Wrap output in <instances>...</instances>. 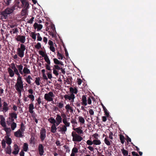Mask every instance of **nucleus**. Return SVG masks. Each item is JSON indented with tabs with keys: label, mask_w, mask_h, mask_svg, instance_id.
<instances>
[{
	"label": "nucleus",
	"mask_w": 156,
	"mask_h": 156,
	"mask_svg": "<svg viewBox=\"0 0 156 156\" xmlns=\"http://www.w3.org/2000/svg\"><path fill=\"white\" fill-rule=\"evenodd\" d=\"M25 46L23 44H21L20 48L17 49V54L20 58H23L24 55V51L25 50Z\"/></svg>",
	"instance_id": "nucleus-1"
},
{
	"label": "nucleus",
	"mask_w": 156,
	"mask_h": 156,
	"mask_svg": "<svg viewBox=\"0 0 156 156\" xmlns=\"http://www.w3.org/2000/svg\"><path fill=\"white\" fill-rule=\"evenodd\" d=\"M72 136L73 137L72 140L74 142H80L83 139V138L80 135L77 134L76 132L73 131L72 133Z\"/></svg>",
	"instance_id": "nucleus-2"
},
{
	"label": "nucleus",
	"mask_w": 156,
	"mask_h": 156,
	"mask_svg": "<svg viewBox=\"0 0 156 156\" xmlns=\"http://www.w3.org/2000/svg\"><path fill=\"white\" fill-rule=\"evenodd\" d=\"M55 97V95L53 92H49L48 93L45 94L44 95V99L48 101H53V98Z\"/></svg>",
	"instance_id": "nucleus-3"
},
{
	"label": "nucleus",
	"mask_w": 156,
	"mask_h": 156,
	"mask_svg": "<svg viewBox=\"0 0 156 156\" xmlns=\"http://www.w3.org/2000/svg\"><path fill=\"white\" fill-rule=\"evenodd\" d=\"M15 87L16 90L18 92L19 94L21 95V90L23 89V83H20L18 82H16Z\"/></svg>",
	"instance_id": "nucleus-4"
},
{
	"label": "nucleus",
	"mask_w": 156,
	"mask_h": 156,
	"mask_svg": "<svg viewBox=\"0 0 156 156\" xmlns=\"http://www.w3.org/2000/svg\"><path fill=\"white\" fill-rule=\"evenodd\" d=\"M46 137V130L44 128H42L40 130V137L41 141L43 142Z\"/></svg>",
	"instance_id": "nucleus-5"
},
{
	"label": "nucleus",
	"mask_w": 156,
	"mask_h": 156,
	"mask_svg": "<svg viewBox=\"0 0 156 156\" xmlns=\"http://www.w3.org/2000/svg\"><path fill=\"white\" fill-rule=\"evenodd\" d=\"M16 39L17 41H20L23 44L25 42L26 37L24 36L18 35L16 36Z\"/></svg>",
	"instance_id": "nucleus-6"
},
{
	"label": "nucleus",
	"mask_w": 156,
	"mask_h": 156,
	"mask_svg": "<svg viewBox=\"0 0 156 156\" xmlns=\"http://www.w3.org/2000/svg\"><path fill=\"white\" fill-rule=\"evenodd\" d=\"M38 151L39 154L40 156H42L44 153V147L41 144H40L38 146Z\"/></svg>",
	"instance_id": "nucleus-7"
},
{
	"label": "nucleus",
	"mask_w": 156,
	"mask_h": 156,
	"mask_svg": "<svg viewBox=\"0 0 156 156\" xmlns=\"http://www.w3.org/2000/svg\"><path fill=\"white\" fill-rule=\"evenodd\" d=\"M23 132L19 129L14 133V136L17 137H23Z\"/></svg>",
	"instance_id": "nucleus-8"
},
{
	"label": "nucleus",
	"mask_w": 156,
	"mask_h": 156,
	"mask_svg": "<svg viewBox=\"0 0 156 156\" xmlns=\"http://www.w3.org/2000/svg\"><path fill=\"white\" fill-rule=\"evenodd\" d=\"M22 6L23 9H28L29 8V4L27 0H21Z\"/></svg>",
	"instance_id": "nucleus-9"
},
{
	"label": "nucleus",
	"mask_w": 156,
	"mask_h": 156,
	"mask_svg": "<svg viewBox=\"0 0 156 156\" xmlns=\"http://www.w3.org/2000/svg\"><path fill=\"white\" fill-rule=\"evenodd\" d=\"M8 15L4 11L2 12L0 14V19L5 21L8 18Z\"/></svg>",
	"instance_id": "nucleus-10"
},
{
	"label": "nucleus",
	"mask_w": 156,
	"mask_h": 156,
	"mask_svg": "<svg viewBox=\"0 0 156 156\" xmlns=\"http://www.w3.org/2000/svg\"><path fill=\"white\" fill-rule=\"evenodd\" d=\"M29 93L30 94H29L28 96V97L30 99L31 102H32L34 100V95L32 94L33 93V91L32 89H30L28 90Z\"/></svg>",
	"instance_id": "nucleus-11"
},
{
	"label": "nucleus",
	"mask_w": 156,
	"mask_h": 156,
	"mask_svg": "<svg viewBox=\"0 0 156 156\" xmlns=\"http://www.w3.org/2000/svg\"><path fill=\"white\" fill-rule=\"evenodd\" d=\"M81 101L82 105L83 106H86L87 105V97L86 95H83L82 96Z\"/></svg>",
	"instance_id": "nucleus-12"
},
{
	"label": "nucleus",
	"mask_w": 156,
	"mask_h": 156,
	"mask_svg": "<svg viewBox=\"0 0 156 156\" xmlns=\"http://www.w3.org/2000/svg\"><path fill=\"white\" fill-rule=\"evenodd\" d=\"M14 151L12 152V153L14 155L18 154L20 149L18 146L16 144H15L14 145Z\"/></svg>",
	"instance_id": "nucleus-13"
},
{
	"label": "nucleus",
	"mask_w": 156,
	"mask_h": 156,
	"mask_svg": "<svg viewBox=\"0 0 156 156\" xmlns=\"http://www.w3.org/2000/svg\"><path fill=\"white\" fill-rule=\"evenodd\" d=\"M12 69L14 70L13 71L17 75H19V73L18 69L16 68L14 63H12L11 64Z\"/></svg>",
	"instance_id": "nucleus-14"
},
{
	"label": "nucleus",
	"mask_w": 156,
	"mask_h": 156,
	"mask_svg": "<svg viewBox=\"0 0 156 156\" xmlns=\"http://www.w3.org/2000/svg\"><path fill=\"white\" fill-rule=\"evenodd\" d=\"M0 124L3 127H5L6 126V123L5 122V119L3 116L2 115L0 116Z\"/></svg>",
	"instance_id": "nucleus-15"
},
{
	"label": "nucleus",
	"mask_w": 156,
	"mask_h": 156,
	"mask_svg": "<svg viewBox=\"0 0 156 156\" xmlns=\"http://www.w3.org/2000/svg\"><path fill=\"white\" fill-rule=\"evenodd\" d=\"M65 109L66 110V112L68 113L69 112L70 113H73V108L70 105L68 104L65 106Z\"/></svg>",
	"instance_id": "nucleus-16"
},
{
	"label": "nucleus",
	"mask_w": 156,
	"mask_h": 156,
	"mask_svg": "<svg viewBox=\"0 0 156 156\" xmlns=\"http://www.w3.org/2000/svg\"><path fill=\"white\" fill-rule=\"evenodd\" d=\"M58 128L59 129L58 130V131L59 132H61L62 134H65V132L67 130V128H66L63 125L62 127H58Z\"/></svg>",
	"instance_id": "nucleus-17"
},
{
	"label": "nucleus",
	"mask_w": 156,
	"mask_h": 156,
	"mask_svg": "<svg viewBox=\"0 0 156 156\" xmlns=\"http://www.w3.org/2000/svg\"><path fill=\"white\" fill-rule=\"evenodd\" d=\"M2 111L4 112H6L9 109L8 107V105L7 103L5 102H4L3 103V108Z\"/></svg>",
	"instance_id": "nucleus-18"
},
{
	"label": "nucleus",
	"mask_w": 156,
	"mask_h": 156,
	"mask_svg": "<svg viewBox=\"0 0 156 156\" xmlns=\"http://www.w3.org/2000/svg\"><path fill=\"white\" fill-rule=\"evenodd\" d=\"M34 27L35 29H37V31H39L42 28L43 26L41 24H38L35 23L34 24Z\"/></svg>",
	"instance_id": "nucleus-19"
},
{
	"label": "nucleus",
	"mask_w": 156,
	"mask_h": 156,
	"mask_svg": "<svg viewBox=\"0 0 156 156\" xmlns=\"http://www.w3.org/2000/svg\"><path fill=\"white\" fill-rule=\"evenodd\" d=\"M69 91L71 93L70 94H73L74 96H75L74 94H76L78 92V90L76 88H74L72 87L70 88Z\"/></svg>",
	"instance_id": "nucleus-20"
},
{
	"label": "nucleus",
	"mask_w": 156,
	"mask_h": 156,
	"mask_svg": "<svg viewBox=\"0 0 156 156\" xmlns=\"http://www.w3.org/2000/svg\"><path fill=\"white\" fill-rule=\"evenodd\" d=\"M24 73L25 74H30L31 73L30 72L29 69H28L27 67H24L22 71V74Z\"/></svg>",
	"instance_id": "nucleus-21"
},
{
	"label": "nucleus",
	"mask_w": 156,
	"mask_h": 156,
	"mask_svg": "<svg viewBox=\"0 0 156 156\" xmlns=\"http://www.w3.org/2000/svg\"><path fill=\"white\" fill-rule=\"evenodd\" d=\"M4 11L8 15L12 13L13 12V11L11 7L10 8H7Z\"/></svg>",
	"instance_id": "nucleus-22"
},
{
	"label": "nucleus",
	"mask_w": 156,
	"mask_h": 156,
	"mask_svg": "<svg viewBox=\"0 0 156 156\" xmlns=\"http://www.w3.org/2000/svg\"><path fill=\"white\" fill-rule=\"evenodd\" d=\"M73 94H70V95L66 94L64 96V97L66 100H68L69 101L71 100L73 96Z\"/></svg>",
	"instance_id": "nucleus-23"
},
{
	"label": "nucleus",
	"mask_w": 156,
	"mask_h": 156,
	"mask_svg": "<svg viewBox=\"0 0 156 156\" xmlns=\"http://www.w3.org/2000/svg\"><path fill=\"white\" fill-rule=\"evenodd\" d=\"M53 61L54 63L56 65H61L62 66L64 65L62 61H59L56 58H54L53 59Z\"/></svg>",
	"instance_id": "nucleus-24"
},
{
	"label": "nucleus",
	"mask_w": 156,
	"mask_h": 156,
	"mask_svg": "<svg viewBox=\"0 0 156 156\" xmlns=\"http://www.w3.org/2000/svg\"><path fill=\"white\" fill-rule=\"evenodd\" d=\"M16 67L17 68L18 71H19V73H20L21 74H22V71L23 69V66L20 64V65H16Z\"/></svg>",
	"instance_id": "nucleus-25"
},
{
	"label": "nucleus",
	"mask_w": 156,
	"mask_h": 156,
	"mask_svg": "<svg viewBox=\"0 0 156 156\" xmlns=\"http://www.w3.org/2000/svg\"><path fill=\"white\" fill-rule=\"evenodd\" d=\"M5 151L6 153L9 154H10L11 153V147L10 146H8L6 148H5Z\"/></svg>",
	"instance_id": "nucleus-26"
},
{
	"label": "nucleus",
	"mask_w": 156,
	"mask_h": 156,
	"mask_svg": "<svg viewBox=\"0 0 156 156\" xmlns=\"http://www.w3.org/2000/svg\"><path fill=\"white\" fill-rule=\"evenodd\" d=\"M19 3L20 2L18 1L17 2H16L13 6L11 7L13 11L15 9H17L18 8L20 7V6L19 5Z\"/></svg>",
	"instance_id": "nucleus-27"
},
{
	"label": "nucleus",
	"mask_w": 156,
	"mask_h": 156,
	"mask_svg": "<svg viewBox=\"0 0 156 156\" xmlns=\"http://www.w3.org/2000/svg\"><path fill=\"white\" fill-rule=\"evenodd\" d=\"M57 129L55 124H53L51 127V133H55L56 132Z\"/></svg>",
	"instance_id": "nucleus-28"
},
{
	"label": "nucleus",
	"mask_w": 156,
	"mask_h": 156,
	"mask_svg": "<svg viewBox=\"0 0 156 156\" xmlns=\"http://www.w3.org/2000/svg\"><path fill=\"white\" fill-rule=\"evenodd\" d=\"M73 129L76 131L78 133L77 134H81L83 133V131L82 129H80L79 127L76 128H73Z\"/></svg>",
	"instance_id": "nucleus-29"
},
{
	"label": "nucleus",
	"mask_w": 156,
	"mask_h": 156,
	"mask_svg": "<svg viewBox=\"0 0 156 156\" xmlns=\"http://www.w3.org/2000/svg\"><path fill=\"white\" fill-rule=\"evenodd\" d=\"M62 122L64 124L63 125V126L66 128H67V127L69 126L70 123L67 122V119L65 120L64 119L62 120Z\"/></svg>",
	"instance_id": "nucleus-30"
},
{
	"label": "nucleus",
	"mask_w": 156,
	"mask_h": 156,
	"mask_svg": "<svg viewBox=\"0 0 156 156\" xmlns=\"http://www.w3.org/2000/svg\"><path fill=\"white\" fill-rule=\"evenodd\" d=\"M8 72L10 77H13L14 75V72L10 68H8Z\"/></svg>",
	"instance_id": "nucleus-31"
},
{
	"label": "nucleus",
	"mask_w": 156,
	"mask_h": 156,
	"mask_svg": "<svg viewBox=\"0 0 156 156\" xmlns=\"http://www.w3.org/2000/svg\"><path fill=\"white\" fill-rule=\"evenodd\" d=\"M17 113H16L15 112H13L9 114L11 118L16 119L17 118Z\"/></svg>",
	"instance_id": "nucleus-32"
},
{
	"label": "nucleus",
	"mask_w": 156,
	"mask_h": 156,
	"mask_svg": "<svg viewBox=\"0 0 156 156\" xmlns=\"http://www.w3.org/2000/svg\"><path fill=\"white\" fill-rule=\"evenodd\" d=\"M23 9L22 10L21 13L22 16H26L27 15V9Z\"/></svg>",
	"instance_id": "nucleus-33"
},
{
	"label": "nucleus",
	"mask_w": 156,
	"mask_h": 156,
	"mask_svg": "<svg viewBox=\"0 0 156 156\" xmlns=\"http://www.w3.org/2000/svg\"><path fill=\"white\" fill-rule=\"evenodd\" d=\"M45 61L47 63V64L50 65L51 62L47 55H46L44 57Z\"/></svg>",
	"instance_id": "nucleus-34"
},
{
	"label": "nucleus",
	"mask_w": 156,
	"mask_h": 156,
	"mask_svg": "<svg viewBox=\"0 0 156 156\" xmlns=\"http://www.w3.org/2000/svg\"><path fill=\"white\" fill-rule=\"evenodd\" d=\"M94 98L93 97L89 96L87 97V104L90 105L91 104V99H94Z\"/></svg>",
	"instance_id": "nucleus-35"
},
{
	"label": "nucleus",
	"mask_w": 156,
	"mask_h": 156,
	"mask_svg": "<svg viewBox=\"0 0 156 156\" xmlns=\"http://www.w3.org/2000/svg\"><path fill=\"white\" fill-rule=\"evenodd\" d=\"M55 120L56 121L60 122H61L62 120L61 116L59 114L57 115Z\"/></svg>",
	"instance_id": "nucleus-36"
},
{
	"label": "nucleus",
	"mask_w": 156,
	"mask_h": 156,
	"mask_svg": "<svg viewBox=\"0 0 156 156\" xmlns=\"http://www.w3.org/2000/svg\"><path fill=\"white\" fill-rule=\"evenodd\" d=\"M28 144L27 143H24L23 146V150L25 151H27L28 149Z\"/></svg>",
	"instance_id": "nucleus-37"
},
{
	"label": "nucleus",
	"mask_w": 156,
	"mask_h": 156,
	"mask_svg": "<svg viewBox=\"0 0 156 156\" xmlns=\"http://www.w3.org/2000/svg\"><path fill=\"white\" fill-rule=\"evenodd\" d=\"M48 121L51 124H55L56 120L52 117H51L50 118L48 119Z\"/></svg>",
	"instance_id": "nucleus-38"
},
{
	"label": "nucleus",
	"mask_w": 156,
	"mask_h": 156,
	"mask_svg": "<svg viewBox=\"0 0 156 156\" xmlns=\"http://www.w3.org/2000/svg\"><path fill=\"white\" fill-rule=\"evenodd\" d=\"M101 144L100 140L98 139H95L93 140V144L96 145H99Z\"/></svg>",
	"instance_id": "nucleus-39"
},
{
	"label": "nucleus",
	"mask_w": 156,
	"mask_h": 156,
	"mask_svg": "<svg viewBox=\"0 0 156 156\" xmlns=\"http://www.w3.org/2000/svg\"><path fill=\"white\" fill-rule=\"evenodd\" d=\"M16 124L15 122H12V123L11 124V129L12 130H14L16 128Z\"/></svg>",
	"instance_id": "nucleus-40"
},
{
	"label": "nucleus",
	"mask_w": 156,
	"mask_h": 156,
	"mask_svg": "<svg viewBox=\"0 0 156 156\" xmlns=\"http://www.w3.org/2000/svg\"><path fill=\"white\" fill-rule=\"evenodd\" d=\"M25 126L23 122H21L20 124V128L19 129L22 132H24L25 130Z\"/></svg>",
	"instance_id": "nucleus-41"
},
{
	"label": "nucleus",
	"mask_w": 156,
	"mask_h": 156,
	"mask_svg": "<svg viewBox=\"0 0 156 156\" xmlns=\"http://www.w3.org/2000/svg\"><path fill=\"white\" fill-rule=\"evenodd\" d=\"M78 152V149L75 147H73L72 150V152L71 154L75 155V153H77Z\"/></svg>",
	"instance_id": "nucleus-42"
},
{
	"label": "nucleus",
	"mask_w": 156,
	"mask_h": 156,
	"mask_svg": "<svg viewBox=\"0 0 156 156\" xmlns=\"http://www.w3.org/2000/svg\"><path fill=\"white\" fill-rule=\"evenodd\" d=\"M121 151L123 155L125 156H127L128 154V152L125 150L124 148L122 149Z\"/></svg>",
	"instance_id": "nucleus-43"
},
{
	"label": "nucleus",
	"mask_w": 156,
	"mask_h": 156,
	"mask_svg": "<svg viewBox=\"0 0 156 156\" xmlns=\"http://www.w3.org/2000/svg\"><path fill=\"white\" fill-rule=\"evenodd\" d=\"M89 112L90 116L91 119L92 120L93 118L92 116L94 115V112L92 109H90L89 110Z\"/></svg>",
	"instance_id": "nucleus-44"
},
{
	"label": "nucleus",
	"mask_w": 156,
	"mask_h": 156,
	"mask_svg": "<svg viewBox=\"0 0 156 156\" xmlns=\"http://www.w3.org/2000/svg\"><path fill=\"white\" fill-rule=\"evenodd\" d=\"M119 138L122 144H123L124 142L125 138L124 136L122 135H120Z\"/></svg>",
	"instance_id": "nucleus-45"
},
{
	"label": "nucleus",
	"mask_w": 156,
	"mask_h": 156,
	"mask_svg": "<svg viewBox=\"0 0 156 156\" xmlns=\"http://www.w3.org/2000/svg\"><path fill=\"white\" fill-rule=\"evenodd\" d=\"M6 143L9 145H10L11 144V139L10 137H7V138H6Z\"/></svg>",
	"instance_id": "nucleus-46"
},
{
	"label": "nucleus",
	"mask_w": 156,
	"mask_h": 156,
	"mask_svg": "<svg viewBox=\"0 0 156 156\" xmlns=\"http://www.w3.org/2000/svg\"><path fill=\"white\" fill-rule=\"evenodd\" d=\"M78 119L80 123L82 124H84V123L85 120L83 118L82 116H80L78 117Z\"/></svg>",
	"instance_id": "nucleus-47"
},
{
	"label": "nucleus",
	"mask_w": 156,
	"mask_h": 156,
	"mask_svg": "<svg viewBox=\"0 0 156 156\" xmlns=\"http://www.w3.org/2000/svg\"><path fill=\"white\" fill-rule=\"evenodd\" d=\"M57 56L58 59L61 60H62L63 59V56L58 51L57 52Z\"/></svg>",
	"instance_id": "nucleus-48"
},
{
	"label": "nucleus",
	"mask_w": 156,
	"mask_h": 156,
	"mask_svg": "<svg viewBox=\"0 0 156 156\" xmlns=\"http://www.w3.org/2000/svg\"><path fill=\"white\" fill-rule=\"evenodd\" d=\"M17 76H18V77L17 79V82H18L20 83H23V82L22 81L21 77L20 76V74H19V75Z\"/></svg>",
	"instance_id": "nucleus-49"
},
{
	"label": "nucleus",
	"mask_w": 156,
	"mask_h": 156,
	"mask_svg": "<svg viewBox=\"0 0 156 156\" xmlns=\"http://www.w3.org/2000/svg\"><path fill=\"white\" fill-rule=\"evenodd\" d=\"M40 79L39 77L36 78L35 81V83L37 85H40Z\"/></svg>",
	"instance_id": "nucleus-50"
},
{
	"label": "nucleus",
	"mask_w": 156,
	"mask_h": 156,
	"mask_svg": "<svg viewBox=\"0 0 156 156\" xmlns=\"http://www.w3.org/2000/svg\"><path fill=\"white\" fill-rule=\"evenodd\" d=\"M4 127V130L7 133H10L11 131V130L10 128H7L6 127V126Z\"/></svg>",
	"instance_id": "nucleus-51"
},
{
	"label": "nucleus",
	"mask_w": 156,
	"mask_h": 156,
	"mask_svg": "<svg viewBox=\"0 0 156 156\" xmlns=\"http://www.w3.org/2000/svg\"><path fill=\"white\" fill-rule=\"evenodd\" d=\"M101 105L102 107L103 110H104V112L105 113V115L106 116H107V109L102 104H101Z\"/></svg>",
	"instance_id": "nucleus-52"
},
{
	"label": "nucleus",
	"mask_w": 156,
	"mask_h": 156,
	"mask_svg": "<svg viewBox=\"0 0 156 156\" xmlns=\"http://www.w3.org/2000/svg\"><path fill=\"white\" fill-rule=\"evenodd\" d=\"M35 48L37 49H40L41 48V45L40 43H38L37 44L35 45Z\"/></svg>",
	"instance_id": "nucleus-53"
},
{
	"label": "nucleus",
	"mask_w": 156,
	"mask_h": 156,
	"mask_svg": "<svg viewBox=\"0 0 156 156\" xmlns=\"http://www.w3.org/2000/svg\"><path fill=\"white\" fill-rule=\"evenodd\" d=\"M61 117H62L63 118L62 120L64 119L65 120L67 119V118L66 115L64 113H61Z\"/></svg>",
	"instance_id": "nucleus-54"
},
{
	"label": "nucleus",
	"mask_w": 156,
	"mask_h": 156,
	"mask_svg": "<svg viewBox=\"0 0 156 156\" xmlns=\"http://www.w3.org/2000/svg\"><path fill=\"white\" fill-rule=\"evenodd\" d=\"M30 36L35 41L36 38V35L34 32H32Z\"/></svg>",
	"instance_id": "nucleus-55"
},
{
	"label": "nucleus",
	"mask_w": 156,
	"mask_h": 156,
	"mask_svg": "<svg viewBox=\"0 0 156 156\" xmlns=\"http://www.w3.org/2000/svg\"><path fill=\"white\" fill-rule=\"evenodd\" d=\"M53 74L56 76H58V71L54 68L53 69Z\"/></svg>",
	"instance_id": "nucleus-56"
},
{
	"label": "nucleus",
	"mask_w": 156,
	"mask_h": 156,
	"mask_svg": "<svg viewBox=\"0 0 156 156\" xmlns=\"http://www.w3.org/2000/svg\"><path fill=\"white\" fill-rule=\"evenodd\" d=\"M75 98V96H74L73 97V98H72L71 100L70 101V105L74 106V105H73V102H74V99Z\"/></svg>",
	"instance_id": "nucleus-57"
},
{
	"label": "nucleus",
	"mask_w": 156,
	"mask_h": 156,
	"mask_svg": "<svg viewBox=\"0 0 156 156\" xmlns=\"http://www.w3.org/2000/svg\"><path fill=\"white\" fill-rule=\"evenodd\" d=\"M2 148H5V141L3 140L2 141Z\"/></svg>",
	"instance_id": "nucleus-58"
},
{
	"label": "nucleus",
	"mask_w": 156,
	"mask_h": 156,
	"mask_svg": "<svg viewBox=\"0 0 156 156\" xmlns=\"http://www.w3.org/2000/svg\"><path fill=\"white\" fill-rule=\"evenodd\" d=\"M12 31L13 32V34H15L16 33H17L19 32L18 29L17 28H15L14 29H12Z\"/></svg>",
	"instance_id": "nucleus-59"
},
{
	"label": "nucleus",
	"mask_w": 156,
	"mask_h": 156,
	"mask_svg": "<svg viewBox=\"0 0 156 156\" xmlns=\"http://www.w3.org/2000/svg\"><path fill=\"white\" fill-rule=\"evenodd\" d=\"M62 67H60L58 65H55L54 66V68L55 69L58 70H60L61 69Z\"/></svg>",
	"instance_id": "nucleus-60"
},
{
	"label": "nucleus",
	"mask_w": 156,
	"mask_h": 156,
	"mask_svg": "<svg viewBox=\"0 0 156 156\" xmlns=\"http://www.w3.org/2000/svg\"><path fill=\"white\" fill-rule=\"evenodd\" d=\"M87 144L88 145H91L93 144V141L92 142L90 140H88L87 141Z\"/></svg>",
	"instance_id": "nucleus-61"
},
{
	"label": "nucleus",
	"mask_w": 156,
	"mask_h": 156,
	"mask_svg": "<svg viewBox=\"0 0 156 156\" xmlns=\"http://www.w3.org/2000/svg\"><path fill=\"white\" fill-rule=\"evenodd\" d=\"M11 1L12 0H4V2L6 5H9L11 2Z\"/></svg>",
	"instance_id": "nucleus-62"
},
{
	"label": "nucleus",
	"mask_w": 156,
	"mask_h": 156,
	"mask_svg": "<svg viewBox=\"0 0 156 156\" xmlns=\"http://www.w3.org/2000/svg\"><path fill=\"white\" fill-rule=\"evenodd\" d=\"M50 50L53 52H54L55 51V49L53 46H50Z\"/></svg>",
	"instance_id": "nucleus-63"
},
{
	"label": "nucleus",
	"mask_w": 156,
	"mask_h": 156,
	"mask_svg": "<svg viewBox=\"0 0 156 156\" xmlns=\"http://www.w3.org/2000/svg\"><path fill=\"white\" fill-rule=\"evenodd\" d=\"M46 69L48 70H49V71H51V69L50 68V65H48V64H47L46 65Z\"/></svg>",
	"instance_id": "nucleus-64"
}]
</instances>
